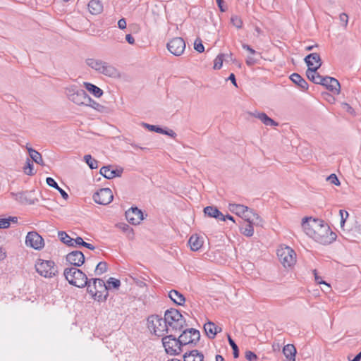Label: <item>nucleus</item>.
I'll return each instance as SVG.
<instances>
[{
    "instance_id": "8fccbe9b",
    "label": "nucleus",
    "mask_w": 361,
    "mask_h": 361,
    "mask_svg": "<svg viewBox=\"0 0 361 361\" xmlns=\"http://www.w3.org/2000/svg\"><path fill=\"white\" fill-rule=\"evenodd\" d=\"M339 214L341 216V226L343 227L349 214L347 211L343 209L339 211Z\"/></svg>"
},
{
    "instance_id": "a878e982",
    "label": "nucleus",
    "mask_w": 361,
    "mask_h": 361,
    "mask_svg": "<svg viewBox=\"0 0 361 361\" xmlns=\"http://www.w3.org/2000/svg\"><path fill=\"white\" fill-rule=\"evenodd\" d=\"M290 79L296 84L302 90H307L308 89V84L307 81L302 78L299 74L298 73H293L290 76Z\"/></svg>"
},
{
    "instance_id": "4d7b16f0",
    "label": "nucleus",
    "mask_w": 361,
    "mask_h": 361,
    "mask_svg": "<svg viewBox=\"0 0 361 361\" xmlns=\"http://www.w3.org/2000/svg\"><path fill=\"white\" fill-rule=\"evenodd\" d=\"M245 358L249 361H253L257 360V355L252 351H246L245 353Z\"/></svg>"
},
{
    "instance_id": "a211bd4d",
    "label": "nucleus",
    "mask_w": 361,
    "mask_h": 361,
    "mask_svg": "<svg viewBox=\"0 0 361 361\" xmlns=\"http://www.w3.org/2000/svg\"><path fill=\"white\" fill-rule=\"evenodd\" d=\"M123 170L112 169L111 166H103L100 169V173L107 179H111L115 177H120Z\"/></svg>"
},
{
    "instance_id": "de8ad7c7",
    "label": "nucleus",
    "mask_w": 361,
    "mask_h": 361,
    "mask_svg": "<svg viewBox=\"0 0 361 361\" xmlns=\"http://www.w3.org/2000/svg\"><path fill=\"white\" fill-rule=\"evenodd\" d=\"M24 172L27 175L32 176L34 174L33 172V164L30 163V160H27V166L24 167Z\"/></svg>"
},
{
    "instance_id": "412c9836",
    "label": "nucleus",
    "mask_w": 361,
    "mask_h": 361,
    "mask_svg": "<svg viewBox=\"0 0 361 361\" xmlns=\"http://www.w3.org/2000/svg\"><path fill=\"white\" fill-rule=\"evenodd\" d=\"M204 213L205 215L215 218L217 220L224 219V214L214 206H207L204 208Z\"/></svg>"
},
{
    "instance_id": "2f4dec72",
    "label": "nucleus",
    "mask_w": 361,
    "mask_h": 361,
    "mask_svg": "<svg viewBox=\"0 0 361 361\" xmlns=\"http://www.w3.org/2000/svg\"><path fill=\"white\" fill-rule=\"evenodd\" d=\"M102 62V60L93 58L87 59L85 60L86 65L98 73L100 71Z\"/></svg>"
},
{
    "instance_id": "c9c22d12",
    "label": "nucleus",
    "mask_w": 361,
    "mask_h": 361,
    "mask_svg": "<svg viewBox=\"0 0 361 361\" xmlns=\"http://www.w3.org/2000/svg\"><path fill=\"white\" fill-rule=\"evenodd\" d=\"M58 236L61 242L68 246H73V238H71L65 231H59Z\"/></svg>"
},
{
    "instance_id": "6e6d98bb",
    "label": "nucleus",
    "mask_w": 361,
    "mask_h": 361,
    "mask_svg": "<svg viewBox=\"0 0 361 361\" xmlns=\"http://www.w3.org/2000/svg\"><path fill=\"white\" fill-rule=\"evenodd\" d=\"M339 19H340L341 22L343 23V26L345 27L347 26V25H348V15L346 13H342L339 16Z\"/></svg>"
},
{
    "instance_id": "20e7f679",
    "label": "nucleus",
    "mask_w": 361,
    "mask_h": 361,
    "mask_svg": "<svg viewBox=\"0 0 361 361\" xmlns=\"http://www.w3.org/2000/svg\"><path fill=\"white\" fill-rule=\"evenodd\" d=\"M63 275L70 284L78 288L87 285L88 279L85 273L76 267L66 268Z\"/></svg>"
},
{
    "instance_id": "0eeeda50",
    "label": "nucleus",
    "mask_w": 361,
    "mask_h": 361,
    "mask_svg": "<svg viewBox=\"0 0 361 361\" xmlns=\"http://www.w3.org/2000/svg\"><path fill=\"white\" fill-rule=\"evenodd\" d=\"M36 271L42 276L51 278L57 273V269L53 261L38 259L35 264Z\"/></svg>"
},
{
    "instance_id": "c03bdc74",
    "label": "nucleus",
    "mask_w": 361,
    "mask_h": 361,
    "mask_svg": "<svg viewBox=\"0 0 361 361\" xmlns=\"http://www.w3.org/2000/svg\"><path fill=\"white\" fill-rule=\"evenodd\" d=\"M231 22L237 29H240L243 26V21L241 18L236 15L231 16Z\"/></svg>"
},
{
    "instance_id": "58836bf2",
    "label": "nucleus",
    "mask_w": 361,
    "mask_h": 361,
    "mask_svg": "<svg viewBox=\"0 0 361 361\" xmlns=\"http://www.w3.org/2000/svg\"><path fill=\"white\" fill-rule=\"evenodd\" d=\"M84 160L90 169H94L98 167V161L93 159L91 155H85Z\"/></svg>"
},
{
    "instance_id": "bf43d9fd",
    "label": "nucleus",
    "mask_w": 361,
    "mask_h": 361,
    "mask_svg": "<svg viewBox=\"0 0 361 361\" xmlns=\"http://www.w3.org/2000/svg\"><path fill=\"white\" fill-rule=\"evenodd\" d=\"M84 243L85 241L81 237H77L75 239H73V247H76L78 245L83 246Z\"/></svg>"
},
{
    "instance_id": "bb28decb",
    "label": "nucleus",
    "mask_w": 361,
    "mask_h": 361,
    "mask_svg": "<svg viewBox=\"0 0 361 361\" xmlns=\"http://www.w3.org/2000/svg\"><path fill=\"white\" fill-rule=\"evenodd\" d=\"M88 9L92 14L97 15L103 11V5L99 0H91L88 4Z\"/></svg>"
},
{
    "instance_id": "423d86ee",
    "label": "nucleus",
    "mask_w": 361,
    "mask_h": 361,
    "mask_svg": "<svg viewBox=\"0 0 361 361\" xmlns=\"http://www.w3.org/2000/svg\"><path fill=\"white\" fill-rule=\"evenodd\" d=\"M66 94L70 101L78 106H85L87 102L90 101V97L87 92L75 85L66 88Z\"/></svg>"
},
{
    "instance_id": "f03ea898",
    "label": "nucleus",
    "mask_w": 361,
    "mask_h": 361,
    "mask_svg": "<svg viewBox=\"0 0 361 361\" xmlns=\"http://www.w3.org/2000/svg\"><path fill=\"white\" fill-rule=\"evenodd\" d=\"M169 331H180L185 325V319L180 312L176 309H170L165 312L164 317Z\"/></svg>"
},
{
    "instance_id": "4468645a",
    "label": "nucleus",
    "mask_w": 361,
    "mask_h": 361,
    "mask_svg": "<svg viewBox=\"0 0 361 361\" xmlns=\"http://www.w3.org/2000/svg\"><path fill=\"white\" fill-rule=\"evenodd\" d=\"M25 244L35 250H40L44 247V240L37 232H29L26 236Z\"/></svg>"
},
{
    "instance_id": "f3484780",
    "label": "nucleus",
    "mask_w": 361,
    "mask_h": 361,
    "mask_svg": "<svg viewBox=\"0 0 361 361\" xmlns=\"http://www.w3.org/2000/svg\"><path fill=\"white\" fill-rule=\"evenodd\" d=\"M99 73L114 78L121 77L120 72L116 67L104 61L101 66V68L100 71H99Z\"/></svg>"
},
{
    "instance_id": "f704fd0d",
    "label": "nucleus",
    "mask_w": 361,
    "mask_h": 361,
    "mask_svg": "<svg viewBox=\"0 0 361 361\" xmlns=\"http://www.w3.org/2000/svg\"><path fill=\"white\" fill-rule=\"evenodd\" d=\"M341 85L338 80L336 78L329 79V87L327 90L331 91L334 94L340 93Z\"/></svg>"
},
{
    "instance_id": "f257e3e1",
    "label": "nucleus",
    "mask_w": 361,
    "mask_h": 361,
    "mask_svg": "<svg viewBox=\"0 0 361 361\" xmlns=\"http://www.w3.org/2000/svg\"><path fill=\"white\" fill-rule=\"evenodd\" d=\"M302 226L307 235L321 244L329 245L336 238V234L323 221L305 217L302 219Z\"/></svg>"
},
{
    "instance_id": "aec40b11",
    "label": "nucleus",
    "mask_w": 361,
    "mask_h": 361,
    "mask_svg": "<svg viewBox=\"0 0 361 361\" xmlns=\"http://www.w3.org/2000/svg\"><path fill=\"white\" fill-rule=\"evenodd\" d=\"M320 68V65L315 66L314 68H307L306 71V75L308 79L315 84H319L322 82V76L317 73V69Z\"/></svg>"
},
{
    "instance_id": "5fc2aeb1",
    "label": "nucleus",
    "mask_w": 361,
    "mask_h": 361,
    "mask_svg": "<svg viewBox=\"0 0 361 361\" xmlns=\"http://www.w3.org/2000/svg\"><path fill=\"white\" fill-rule=\"evenodd\" d=\"M10 226V219H0V228H7Z\"/></svg>"
},
{
    "instance_id": "ddd939ff",
    "label": "nucleus",
    "mask_w": 361,
    "mask_h": 361,
    "mask_svg": "<svg viewBox=\"0 0 361 361\" xmlns=\"http://www.w3.org/2000/svg\"><path fill=\"white\" fill-rule=\"evenodd\" d=\"M167 49L172 54L180 56L185 49V42L181 37H175L168 42Z\"/></svg>"
},
{
    "instance_id": "052dcab7",
    "label": "nucleus",
    "mask_w": 361,
    "mask_h": 361,
    "mask_svg": "<svg viewBox=\"0 0 361 361\" xmlns=\"http://www.w3.org/2000/svg\"><path fill=\"white\" fill-rule=\"evenodd\" d=\"M118 27L121 30H124L125 28H126V20L125 18H121L118 20Z\"/></svg>"
},
{
    "instance_id": "cd10ccee",
    "label": "nucleus",
    "mask_w": 361,
    "mask_h": 361,
    "mask_svg": "<svg viewBox=\"0 0 361 361\" xmlns=\"http://www.w3.org/2000/svg\"><path fill=\"white\" fill-rule=\"evenodd\" d=\"M283 353L289 361H295L296 348L293 344H287L283 347Z\"/></svg>"
},
{
    "instance_id": "393cba45",
    "label": "nucleus",
    "mask_w": 361,
    "mask_h": 361,
    "mask_svg": "<svg viewBox=\"0 0 361 361\" xmlns=\"http://www.w3.org/2000/svg\"><path fill=\"white\" fill-rule=\"evenodd\" d=\"M184 361H203L204 355L197 350H192L188 353H185Z\"/></svg>"
},
{
    "instance_id": "774afa93",
    "label": "nucleus",
    "mask_w": 361,
    "mask_h": 361,
    "mask_svg": "<svg viewBox=\"0 0 361 361\" xmlns=\"http://www.w3.org/2000/svg\"><path fill=\"white\" fill-rule=\"evenodd\" d=\"M126 39L130 44H135V39L130 34H128L126 35Z\"/></svg>"
},
{
    "instance_id": "09e8293b",
    "label": "nucleus",
    "mask_w": 361,
    "mask_h": 361,
    "mask_svg": "<svg viewBox=\"0 0 361 361\" xmlns=\"http://www.w3.org/2000/svg\"><path fill=\"white\" fill-rule=\"evenodd\" d=\"M254 212L255 211L253 209L247 207V210L245 211V213L242 219H243L246 222H247L253 215Z\"/></svg>"
},
{
    "instance_id": "72a5a7b5",
    "label": "nucleus",
    "mask_w": 361,
    "mask_h": 361,
    "mask_svg": "<svg viewBox=\"0 0 361 361\" xmlns=\"http://www.w3.org/2000/svg\"><path fill=\"white\" fill-rule=\"evenodd\" d=\"M252 224L247 222L240 226V231L242 234L247 237H251L254 234V228Z\"/></svg>"
},
{
    "instance_id": "2eb2a0df",
    "label": "nucleus",
    "mask_w": 361,
    "mask_h": 361,
    "mask_svg": "<svg viewBox=\"0 0 361 361\" xmlns=\"http://www.w3.org/2000/svg\"><path fill=\"white\" fill-rule=\"evenodd\" d=\"M127 221L133 225H137L143 219V214L137 207H131L126 212Z\"/></svg>"
},
{
    "instance_id": "4be33fe9",
    "label": "nucleus",
    "mask_w": 361,
    "mask_h": 361,
    "mask_svg": "<svg viewBox=\"0 0 361 361\" xmlns=\"http://www.w3.org/2000/svg\"><path fill=\"white\" fill-rule=\"evenodd\" d=\"M254 117L259 118L264 125L277 126L278 123L269 118L265 113L255 112L251 114Z\"/></svg>"
},
{
    "instance_id": "dca6fc26",
    "label": "nucleus",
    "mask_w": 361,
    "mask_h": 361,
    "mask_svg": "<svg viewBox=\"0 0 361 361\" xmlns=\"http://www.w3.org/2000/svg\"><path fill=\"white\" fill-rule=\"evenodd\" d=\"M66 261L71 264L73 265L74 267H79L82 266L85 262V256L81 251L75 250L69 252L66 255Z\"/></svg>"
},
{
    "instance_id": "7ed1b4c3",
    "label": "nucleus",
    "mask_w": 361,
    "mask_h": 361,
    "mask_svg": "<svg viewBox=\"0 0 361 361\" xmlns=\"http://www.w3.org/2000/svg\"><path fill=\"white\" fill-rule=\"evenodd\" d=\"M87 290L95 300H105L109 295L106 283L100 279H92L87 281Z\"/></svg>"
},
{
    "instance_id": "680f3d73",
    "label": "nucleus",
    "mask_w": 361,
    "mask_h": 361,
    "mask_svg": "<svg viewBox=\"0 0 361 361\" xmlns=\"http://www.w3.org/2000/svg\"><path fill=\"white\" fill-rule=\"evenodd\" d=\"M256 62L257 60L252 56H247L246 59V64L249 66H253L254 64L256 63Z\"/></svg>"
},
{
    "instance_id": "39448f33",
    "label": "nucleus",
    "mask_w": 361,
    "mask_h": 361,
    "mask_svg": "<svg viewBox=\"0 0 361 361\" xmlns=\"http://www.w3.org/2000/svg\"><path fill=\"white\" fill-rule=\"evenodd\" d=\"M147 328L154 335L164 337L169 333L168 326L164 318L152 314L147 318Z\"/></svg>"
},
{
    "instance_id": "6e6552de",
    "label": "nucleus",
    "mask_w": 361,
    "mask_h": 361,
    "mask_svg": "<svg viewBox=\"0 0 361 361\" xmlns=\"http://www.w3.org/2000/svg\"><path fill=\"white\" fill-rule=\"evenodd\" d=\"M277 256L284 267H290L296 262L295 251L288 246L281 247L277 250Z\"/></svg>"
},
{
    "instance_id": "c85d7f7f",
    "label": "nucleus",
    "mask_w": 361,
    "mask_h": 361,
    "mask_svg": "<svg viewBox=\"0 0 361 361\" xmlns=\"http://www.w3.org/2000/svg\"><path fill=\"white\" fill-rule=\"evenodd\" d=\"M85 89L92 94L95 97H100L103 94V90L99 87L90 82H85L83 84Z\"/></svg>"
},
{
    "instance_id": "7c9ffc66",
    "label": "nucleus",
    "mask_w": 361,
    "mask_h": 361,
    "mask_svg": "<svg viewBox=\"0 0 361 361\" xmlns=\"http://www.w3.org/2000/svg\"><path fill=\"white\" fill-rule=\"evenodd\" d=\"M228 208L231 212L235 213L241 218H243L245 211L247 210L246 206L239 204H229Z\"/></svg>"
},
{
    "instance_id": "6ab92c4d",
    "label": "nucleus",
    "mask_w": 361,
    "mask_h": 361,
    "mask_svg": "<svg viewBox=\"0 0 361 361\" xmlns=\"http://www.w3.org/2000/svg\"><path fill=\"white\" fill-rule=\"evenodd\" d=\"M308 68H314L315 66H322V60L320 56L317 53H312L306 56L305 58Z\"/></svg>"
},
{
    "instance_id": "79ce46f5",
    "label": "nucleus",
    "mask_w": 361,
    "mask_h": 361,
    "mask_svg": "<svg viewBox=\"0 0 361 361\" xmlns=\"http://www.w3.org/2000/svg\"><path fill=\"white\" fill-rule=\"evenodd\" d=\"M228 341L233 349V354L234 358H237L239 357V349L235 341L231 338L230 335H228Z\"/></svg>"
},
{
    "instance_id": "ea45409f",
    "label": "nucleus",
    "mask_w": 361,
    "mask_h": 361,
    "mask_svg": "<svg viewBox=\"0 0 361 361\" xmlns=\"http://www.w3.org/2000/svg\"><path fill=\"white\" fill-rule=\"evenodd\" d=\"M121 286V281L118 279H116L113 277H110L106 281L107 289H110L111 288L118 289Z\"/></svg>"
},
{
    "instance_id": "3c124183",
    "label": "nucleus",
    "mask_w": 361,
    "mask_h": 361,
    "mask_svg": "<svg viewBox=\"0 0 361 361\" xmlns=\"http://www.w3.org/2000/svg\"><path fill=\"white\" fill-rule=\"evenodd\" d=\"M326 180L329 181L331 184L335 185H339L341 184L338 178H337L336 174H331L329 176L326 178Z\"/></svg>"
},
{
    "instance_id": "9b49d317",
    "label": "nucleus",
    "mask_w": 361,
    "mask_h": 361,
    "mask_svg": "<svg viewBox=\"0 0 361 361\" xmlns=\"http://www.w3.org/2000/svg\"><path fill=\"white\" fill-rule=\"evenodd\" d=\"M200 331L195 329H188L183 331L182 334L178 338L182 347L188 344L195 345L200 340Z\"/></svg>"
},
{
    "instance_id": "0e129e2a",
    "label": "nucleus",
    "mask_w": 361,
    "mask_h": 361,
    "mask_svg": "<svg viewBox=\"0 0 361 361\" xmlns=\"http://www.w3.org/2000/svg\"><path fill=\"white\" fill-rule=\"evenodd\" d=\"M342 106H343V109H345L346 111L349 112L351 114H353L354 110L348 104L343 103Z\"/></svg>"
},
{
    "instance_id": "473e14b6",
    "label": "nucleus",
    "mask_w": 361,
    "mask_h": 361,
    "mask_svg": "<svg viewBox=\"0 0 361 361\" xmlns=\"http://www.w3.org/2000/svg\"><path fill=\"white\" fill-rule=\"evenodd\" d=\"M27 149L29 155L33 161H35V163L40 164V165L44 164L42 157V155L37 151L33 149L31 147H27Z\"/></svg>"
},
{
    "instance_id": "9d476101",
    "label": "nucleus",
    "mask_w": 361,
    "mask_h": 361,
    "mask_svg": "<svg viewBox=\"0 0 361 361\" xmlns=\"http://www.w3.org/2000/svg\"><path fill=\"white\" fill-rule=\"evenodd\" d=\"M10 195L22 204H35L38 202V198L35 196V190L18 192H11Z\"/></svg>"
},
{
    "instance_id": "c756f323",
    "label": "nucleus",
    "mask_w": 361,
    "mask_h": 361,
    "mask_svg": "<svg viewBox=\"0 0 361 361\" xmlns=\"http://www.w3.org/2000/svg\"><path fill=\"white\" fill-rule=\"evenodd\" d=\"M204 329L209 338H214L218 333L217 326L212 322L206 323L204 325Z\"/></svg>"
},
{
    "instance_id": "603ef678",
    "label": "nucleus",
    "mask_w": 361,
    "mask_h": 361,
    "mask_svg": "<svg viewBox=\"0 0 361 361\" xmlns=\"http://www.w3.org/2000/svg\"><path fill=\"white\" fill-rule=\"evenodd\" d=\"M313 273H314V275L315 281H316L317 283H319V284H324V285H325V286L327 287V288H328V289H329V288H330V286H329L327 283H326L324 281H323V280L322 279V278H321V277H319V276L317 275V270H316V269L313 270Z\"/></svg>"
},
{
    "instance_id": "1a4fd4ad",
    "label": "nucleus",
    "mask_w": 361,
    "mask_h": 361,
    "mask_svg": "<svg viewBox=\"0 0 361 361\" xmlns=\"http://www.w3.org/2000/svg\"><path fill=\"white\" fill-rule=\"evenodd\" d=\"M163 345L167 354L174 355L180 354L182 345L178 340L173 335H166L162 338Z\"/></svg>"
},
{
    "instance_id": "13d9d810",
    "label": "nucleus",
    "mask_w": 361,
    "mask_h": 361,
    "mask_svg": "<svg viewBox=\"0 0 361 361\" xmlns=\"http://www.w3.org/2000/svg\"><path fill=\"white\" fill-rule=\"evenodd\" d=\"M334 78L332 77H329V76H326V77H322V82H320V85L326 87V89H328L329 87V79H333Z\"/></svg>"
},
{
    "instance_id": "b1692460",
    "label": "nucleus",
    "mask_w": 361,
    "mask_h": 361,
    "mask_svg": "<svg viewBox=\"0 0 361 361\" xmlns=\"http://www.w3.org/2000/svg\"><path fill=\"white\" fill-rule=\"evenodd\" d=\"M170 299L178 305H183L185 298L183 294L176 290H171L169 293Z\"/></svg>"
},
{
    "instance_id": "49530a36",
    "label": "nucleus",
    "mask_w": 361,
    "mask_h": 361,
    "mask_svg": "<svg viewBox=\"0 0 361 361\" xmlns=\"http://www.w3.org/2000/svg\"><path fill=\"white\" fill-rule=\"evenodd\" d=\"M143 126L150 131H154L161 134L164 133V129L157 126L150 125L147 123H143Z\"/></svg>"
},
{
    "instance_id": "a18cd8bd",
    "label": "nucleus",
    "mask_w": 361,
    "mask_h": 361,
    "mask_svg": "<svg viewBox=\"0 0 361 361\" xmlns=\"http://www.w3.org/2000/svg\"><path fill=\"white\" fill-rule=\"evenodd\" d=\"M194 49L199 53H202L204 51V47L200 38H197L195 39L194 42Z\"/></svg>"
},
{
    "instance_id": "864d4df0",
    "label": "nucleus",
    "mask_w": 361,
    "mask_h": 361,
    "mask_svg": "<svg viewBox=\"0 0 361 361\" xmlns=\"http://www.w3.org/2000/svg\"><path fill=\"white\" fill-rule=\"evenodd\" d=\"M46 183L49 186L52 187L55 189H58V188L59 187L57 183L54 180V179L51 177L47 178Z\"/></svg>"
},
{
    "instance_id": "a19ab883",
    "label": "nucleus",
    "mask_w": 361,
    "mask_h": 361,
    "mask_svg": "<svg viewBox=\"0 0 361 361\" xmlns=\"http://www.w3.org/2000/svg\"><path fill=\"white\" fill-rule=\"evenodd\" d=\"M107 271V263L106 262H100L97 265L94 272L96 275H101Z\"/></svg>"
},
{
    "instance_id": "37998d69",
    "label": "nucleus",
    "mask_w": 361,
    "mask_h": 361,
    "mask_svg": "<svg viewBox=\"0 0 361 361\" xmlns=\"http://www.w3.org/2000/svg\"><path fill=\"white\" fill-rule=\"evenodd\" d=\"M247 222L252 225H256V226H262V219L259 216V214H257L255 212H254L253 215L252 216V217Z\"/></svg>"
},
{
    "instance_id": "f8f14e48",
    "label": "nucleus",
    "mask_w": 361,
    "mask_h": 361,
    "mask_svg": "<svg viewBox=\"0 0 361 361\" xmlns=\"http://www.w3.org/2000/svg\"><path fill=\"white\" fill-rule=\"evenodd\" d=\"M112 191L109 188H102L93 195V200L97 204L106 205L112 202Z\"/></svg>"
},
{
    "instance_id": "338daca9",
    "label": "nucleus",
    "mask_w": 361,
    "mask_h": 361,
    "mask_svg": "<svg viewBox=\"0 0 361 361\" xmlns=\"http://www.w3.org/2000/svg\"><path fill=\"white\" fill-rule=\"evenodd\" d=\"M56 190L60 192L63 199L67 200L68 198V195L64 190H63L60 187H59L58 189Z\"/></svg>"
},
{
    "instance_id": "69168bd1",
    "label": "nucleus",
    "mask_w": 361,
    "mask_h": 361,
    "mask_svg": "<svg viewBox=\"0 0 361 361\" xmlns=\"http://www.w3.org/2000/svg\"><path fill=\"white\" fill-rule=\"evenodd\" d=\"M218 4V6L221 12H224L226 10V7L224 6V0H216Z\"/></svg>"
},
{
    "instance_id": "e2e57ef3",
    "label": "nucleus",
    "mask_w": 361,
    "mask_h": 361,
    "mask_svg": "<svg viewBox=\"0 0 361 361\" xmlns=\"http://www.w3.org/2000/svg\"><path fill=\"white\" fill-rule=\"evenodd\" d=\"M242 47L244 49L248 51L252 55L257 54L255 50H254L252 48H251L249 45L246 44H243Z\"/></svg>"
},
{
    "instance_id": "4c0bfd02",
    "label": "nucleus",
    "mask_w": 361,
    "mask_h": 361,
    "mask_svg": "<svg viewBox=\"0 0 361 361\" xmlns=\"http://www.w3.org/2000/svg\"><path fill=\"white\" fill-rule=\"evenodd\" d=\"M232 54H219L216 56L214 60V69H220L222 67L223 61L224 60V57H231Z\"/></svg>"
},
{
    "instance_id": "e433bc0d",
    "label": "nucleus",
    "mask_w": 361,
    "mask_h": 361,
    "mask_svg": "<svg viewBox=\"0 0 361 361\" xmlns=\"http://www.w3.org/2000/svg\"><path fill=\"white\" fill-rule=\"evenodd\" d=\"M85 106H90L101 113H104L106 111V108L104 106H103V105L99 104L98 102H97L96 101L93 100L91 97H90V101L87 102V104Z\"/></svg>"
},
{
    "instance_id": "5701e85b",
    "label": "nucleus",
    "mask_w": 361,
    "mask_h": 361,
    "mask_svg": "<svg viewBox=\"0 0 361 361\" xmlns=\"http://www.w3.org/2000/svg\"><path fill=\"white\" fill-rule=\"evenodd\" d=\"M188 243L192 251H197L202 247L203 245V240L197 234H194L190 236Z\"/></svg>"
}]
</instances>
